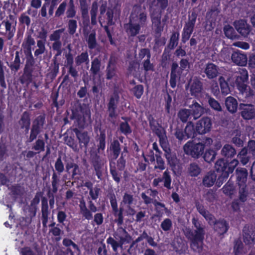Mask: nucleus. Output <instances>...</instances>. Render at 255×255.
<instances>
[{"label": "nucleus", "instance_id": "f257e3e1", "mask_svg": "<svg viewBox=\"0 0 255 255\" xmlns=\"http://www.w3.org/2000/svg\"><path fill=\"white\" fill-rule=\"evenodd\" d=\"M147 21L145 8L135 5L132 9L129 22L124 25V28L128 35L134 36L139 33L141 27L146 26Z\"/></svg>", "mask_w": 255, "mask_h": 255}, {"label": "nucleus", "instance_id": "f03ea898", "mask_svg": "<svg viewBox=\"0 0 255 255\" xmlns=\"http://www.w3.org/2000/svg\"><path fill=\"white\" fill-rule=\"evenodd\" d=\"M192 223L195 229L192 230L189 228H186L183 231L184 233L190 241L191 249L195 252L200 253L203 250V240L206 233L205 226L195 218L192 219Z\"/></svg>", "mask_w": 255, "mask_h": 255}, {"label": "nucleus", "instance_id": "7ed1b4c3", "mask_svg": "<svg viewBox=\"0 0 255 255\" xmlns=\"http://www.w3.org/2000/svg\"><path fill=\"white\" fill-rule=\"evenodd\" d=\"M149 11L153 26L156 33L163 30L164 24L161 21L163 11L168 5V0H148Z\"/></svg>", "mask_w": 255, "mask_h": 255}, {"label": "nucleus", "instance_id": "20e7f679", "mask_svg": "<svg viewBox=\"0 0 255 255\" xmlns=\"http://www.w3.org/2000/svg\"><path fill=\"white\" fill-rule=\"evenodd\" d=\"M71 111L70 119L75 120V123L79 128H84L85 124L90 122L91 112L87 105L76 103Z\"/></svg>", "mask_w": 255, "mask_h": 255}, {"label": "nucleus", "instance_id": "39448f33", "mask_svg": "<svg viewBox=\"0 0 255 255\" xmlns=\"http://www.w3.org/2000/svg\"><path fill=\"white\" fill-rule=\"evenodd\" d=\"M179 65L180 67L176 62H173L171 65L169 83L173 88L176 87L177 79L180 78L183 71L189 67L190 63L188 59L182 58L179 62Z\"/></svg>", "mask_w": 255, "mask_h": 255}, {"label": "nucleus", "instance_id": "423d86ee", "mask_svg": "<svg viewBox=\"0 0 255 255\" xmlns=\"http://www.w3.org/2000/svg\"><path fill=\"white\" fill-rule=\"evenodd\" d=\"M99 6L100 14L98 16L99 22H101L102 15L106 12L107 8V2L105 0H101L99 3L97 0L94 1L91 5L90 14L91 16V22L93 25L97 23V14Z\"/></svg>", "mask_w": 255, "mask_h": 255}, {"label": "nucleus", "instance_id": "0eeeda50", "mask_svg": "<svg viewBox=\"0 0 255 255\" xmlns=\"http://www.w3.org/2000/svg\"><path fill=\"white\" fill-rule=\"evenodd\" d=\"M185 153L195 159L201 156L204 151V145L202 143L188 142L183 146Z\"/></svg>", "mask_w": 255, "mask_h": 255}, {"label": "nucleus", "instance_id": "6e6552de", "mask_svg": "<svg viewBox=\"0 0 255 255\" xmlns=\"http://www.w3.org/2000/svg\"><path fill=\"white\" fill-rule=\"evenodd\" d=\"M119 101V96L116 93H114L110 97L109 103L108 104V114L107 120L115 125L118 114L116 113V109Z\"/></svg>", "mask_w": 255, "mask_h": 255}, {"label": "nucleus", "instance_id": "1a4fd4ad", "mask_svg": "<svg viewBox=\"0 0 255 255\" xmlns=\"http://www.w3.org/2000/svg\"><path fill=\"white\" fill-rule=\"evenodd\" d=\"M197 14L195 11L192 12L188 16V21L186 22L182 34V41L185 43L188 41L193 31Z\"/></svg>", "mask_w": 255, "mask_h": 255}, {"label": "nucleus", "instance_id": "9d476101", "mask_svg": "<svg viewBox=\"0 0 255 255\" xmlns=\"http://www.w3.org/2000/svg\"><path fill=\"white\" fill-rule=\"evenodd\" d=\"M88 207H87L86 202L83 198L80 200V213L83 218L90 220L93 218L92 213L96 212L98 209L97 207L91 200L88 201Z\"/></svg>", "mask_w": 255, "mask_h": 255}, {"label": "nucleus", "instance_id": "9b49d317", "mask_svg": "<svg viewBox=\"0 0 255 255\" xmlns=\"http://www.w3.org/2000/svg\"><path fill=\"white\" fill-rule=\"evenodd\" d=\"M149 126L152 130L155 133L159 138V142L161 145L165 146L166 141H167V138L165 134L164 129L159 126V124L150 115L148 117Z\"/></svg>", "mask_w": 255, "mask_h": 255}, {"label": "nucleus", "instance_id": "f8f14e48", "mask_svg": "<svg viewBox=\"0 0 255 255\" xmlns=\"http://www.w3.org/2000/svg\"><path fill=\"white\" fill-rule=\"evenodd\" d=\"M212 125L211 120L210 118L203 117L197 122L196 130L199 134H205L210 131Z\"/></svg>", "mask_w": 255, "mask_h": 255}, {"label": "nucleus", "instance_id": "ddd939ff", "mask_svg": "<svg viewBox=\"0 0 255 255\" xmlns=\"http://www.w3.org/2000/svg\"><path fill=\"white\" fill-rule=\"evenodd\" d=\"M233 25L237 31L245 37L248 36L252 29L251 26L244 19L235 21Z\"/></svg>", "mask_w": 255, "mask_h": 255}, {"label": "nucleus", "instance_id": "4468645a", "mask_svg": "<svg viewBox=\"0 0 255 255\" xmlns=\"http://www.w3.org/2000/svg\"><path fill=\"white\" fill-rule=\"evenodd\" d=\"M91 160L92 164L96 171V175L100 180H102L103 176L102 168L105 162L96 153L91 155Z\"/></svg>", "mask_w": 255, "mask_h": 255}, {"label": "nucleus", "instance_id": "2eb2a0df", "mask_svg": "<svg viewBox=\"0 0 255 255\" xmlns=\"http://www.w3.org/2000/svg\"><path fill=\"white\" fill-rule=\"evenodd\" d=\"M241 114L246 120H250L255 117V108L252 104H241L239 106Z\"/></svg>", "mask_w": 255, "mask_h": 255}, {"label": "nucleus", "instance_id": "dca6fc26", "mask_svg": "<svg viewBox=\"0 0 255 255\" xmlns=\"http://www.w3.org/2000/svg\"><path fill=\"white\" fill-rule=\"evenodd\" d=\"M14 20V17L13 15L10 14L9 15V19H4L1 23V24L4 26L5 29L4 34L9 40L13 37L15 32V26L12 25V22Z\"/></svg>", "mask_w": 255, "mask_h": 255}, {"label": "nucleus", "instance_id": "f3484780", "mask_svg": "<svg viewBox=\"0 0 255 255\" xmlns=\"http://www.w3.org/2000/svg\"><path fill=\"white\" fill-rule=\"evenodd\" d=\"M165 151L164 155L167 160L168 164L171 167L172 170H174L175 166L178 164L179 160L176 155L170 152V149L167 146V141H166L165 146L161 145Z\"/></svg>", "mask_w": 255, "mask_h": 255}, {"label": "nucleus", "instance_id": "a211bd4d", "mask_svg": "<svg viewBox=\"0 0 255 255\" xmlns=\"http://www.w3.org/2000/svg\"><path fill=\"white\" fill-rule=\"evenodd\" d=\"M83 34L86 37V41L88 47L90 49H93L97 48L98 43L96 39V33L95 30H93L91 33L89 32L86 27H83Z\"/></svg>", "mask_w": 255, "mask_h": 255}, {"label": "nucleus", "instance_id": "6ab92c4d", "mask_svg": "<svg viewBox=\"0 0 255 255\" xmlns=\"http://www.w3.org/2000/svg\"><path fill=\"white\" fill-rule=\"evenodd\" d=\"M219 71V67L211 62L206 64L204 69V72L209 79L217 78L220 74Z\"/></svg>", "mask_w": 255, "mask_h": 255}, {"label": "nucleus", "instance_id": "aec40b11", "mask_svg": "<svg viewBox=\"0 0 255 255\" xmlns=\"http://www.w3.org/2000/svg\"><path fill=\"white\" fill-rule=\"evenodd\" d=\"M244 242L247 245L255 243V231L252 227L245 226L243 230Z\"/></svg>", "mask_w": 255, "mask_h": 255}, {"label": "nucleus", "instance_id": "412c9836", "mask_svg": "<svg viewBox=\"0 0 255 255\" xmlns=\"http://www.w3.org/2000/svg\"><path fill=\"white\" fill-rule=\"evenodd\" d=\"M26 63L24 68V75L27 79H32V72L34 70V65L35 63V59L32 54H27L26 57Z\"/></svg>", "mask_w": 255, "mask_h": 255}, {"label": "nucleus", "instance_id": "4be33fe9", "mask_svg": "<svg viewBox=\"0 0 255 255\" xmlns=\"http://www.w3.org/2000/svg\"><path fill=\"white\" fill-rule=\"evenodd\" d=\"M232 62L240 66H246L248 62L247 56L240 51L234 52L231 55Z\"/></svg>", "mask_w": 255, "mask_h": 255}, {"label": "nucleus", "instance_id": "5701e85b", "mask_svg": "<svg viewBox=\"0 0 255 255\" xmlns=\"http://www.w3.org/2000/svg\"><path fill=\"white\" fill-rule=\"evenodd\" d=\"M116 61L114 57L111 56L109 61L106 72V79L110 80L117 77Z\"/></svg>", "mask_w": 255, "mask_h": 255}, {"label": "nucleus", "instance_id": "b1692460", "mask_svg": "<svg viewBox=\"0 0 255 255\" xmlns=\"http://www.w3.org/2000/svg\"><path fill=\"white\" fill-rule=\"evenodd\" d=\"M242 76H238L236 79V84L238 89L243 94L247 90V85L245 83L248 79V71L245 69H243Z\"/></svg>", "mask_w": 255, "mask_h": 255}, {"label": "nucleus", "instance_id": "393cba45", "mask_svg": "<svg viewBox=\"0 0 255 255\" xmlns=\"http://www.w3.org/2000/svg\"><path fill=\"white\" fill-rule=\"evenodd\" d=\"M189 108L194 120H197L204 113V108L196 101H193V104L189 106Z\"/></svg>", "mask_w": 255, "mask_h": 255}, {"label": "nucleus", "instance_id": "a878e982", "mask_svg": "<svg viewBox=\"0 0 255 255\" xmlns=\"http://www.w3.org/2000/svg\"><path fill=\"white\" fill-rule=\"evenodd\" d=\"M66 170L68 173L71 172V179L77 180L79 179L78 175H81V170L79 165L75 163H67L66 164Z\"/></svg>", "mask_w": 255, "mask_h": 255}, {"label": "nucleus", "instance_id": "bb28decb", "mask_svg": "<svg viewBox=\"0 0 255 255\" xmlns=\"http://www.w3.org/2000/svg\"><path fill=\"white\" fill-rule=\"evenodd\" d=\"M217 180V174L215 171H210L207 173L202 179L203 185L206 187H212Z\"/></svg>", "mask_w": 255, "mask_h": 255}, {"label": "nucleus", "instance_id": "cd10ccee", "mask_svg": "<svg viewBox=\"0 0 255 255\" xmlns=\"http://www.w3.org/2000/svg\"><path fill=\"white\" fill-rule=\"evenodd\" d=\"M18 125L21 129H24L27 133L29 129L30 125V115L27 112H24L21 115L18 121Z\"/></svg>", "mask_w": 255, "mask_h": 255}, {"label": "nucleus", "instance_id": "c85d7f7f", "mask_svg": "<svg viewBox=\"0 0 255 255\" xmlns=\"http://www.w3.org/2000/svg\"><path fill=\"white\" fill-rule=\"evenodd\" d=\"M114 237L116 238L118 237L123 243H128L131 240V236L122 227H119L118 228L117 231L114 233Z\"/></svg>", "mask_w": 255, "mask_h": 255}, {"label": "nucleus", "instance_id": "c756f323", "mask_svg": "<svg viewBox=\"0 0 255 255\" xmlns=\"http://www.w3.org/2000/svg\"><path fill=\"white\" fill-rule=\"evenodd\" d=\"M198 212L201 214L210 225H214L217 221L214 216L205 210L203 206L200 205L197 206Z\"/></svg>", "mask_w": 255, "mask_h": 255}, {"label": "nucleus", "instance_id": "7c9ffc66", "mask_svg": "<svg viewBox=\"0 0 255 255\" xmlns=\"http://www.w3.org/2000/svg\"><path fill=\"white\" fill-rule=\"evenodd\" d=\"M177 117L181 122L183 123L191 122L190 120L193 117L191 111L189 109L185 108L181 109L177 113Z\"/></svg>", "mask_w": 255, "mask_h": 255}, {"label": "nucleus", "instance_id": "2f4dec72", "mask_svg": "<svg viewBox=\"0 0 255 255\" xmlns=\"http://www.w3.org/2000/svg\"><path fill=\"white\" fill-rule=\"evenodd\" d=\"M236 172L238 185L246 184L248 176L247 170L244 168L238 167Z\"/></svg>", "mask_w": 255, "mask_h": 255}, {"label": "nucleus", "instance_id": "473e14b6", "mask_svg": "<svg viewBox=\"0 0 255 255\" xmlns=\"http://www.w3.org/2000/svg\"><path fill=\"white\" fill-rule=\"evenodd\" d=\"M73 130L75 133L80 144L81 145L82 144H83L84 146L86 147L90 140L87 132H81L77 128H73Z\"/></svg>", "mask_w": 255, "mask_h": 255}, {"label": "nucleus", "instance_id": "72a5a7b5", "mask_svg": "<svg viewBox=\"0 0 255 255\" xmlns=\"http://www.w3.org/2000/svg\"><path fill=\"white\" fill-rule=\"evenodd\" d=\"M214 226V230L220 235H223L226 233L228 230V224L224 220H219L216 221Z\"/></svg>", "mask_w": 255, "mask_h": 255}, {"label": "nucleus", "instance_id": "f704fd0d", "mask_svg": "<svg viewBox=\"0 0 255 255\" xmlns=\"http://www.w3.org/2000/svg\"><path fill=\"white\" fill-rule=\"evenodd\" d=\"M202 89V82L197 78H194L191 84L190 91L192 95L196 96Z\"/></svg>", "mask_w": 255, "mask_h": 255}, {"label": "nucleus", "instance_id": "c9c22d12", "mask_svg": "<svg viewBox=\"0 0 255 255\" xmlns=\"http://www.w3.org/2000/svg\"><path fill=\"white\" fill-rule=\"evenodd\" d=\"M221 155L226 158H232L236 154L235 148L229 144H226L221 151Z\"/></svg>", "mask_w": 255, "mask_h": 255}, {"label": "nucleus", "instance_id": "e433bc0d", "mask_svg": "<svg viewBox=\"0 0 255 255\" xmlns=\"http://www.w3.org/2000/svg\"><path fill=\"white\" fill-rule=\"evenodd\" d=\"M238 198L242 202H245L247 200L249 195V190L246 184H238Z\"/></svg>", "mask_w": 255, "mask_h": 255}, {"label": "nucleus", "instance_id": "4c0bfd02", "mask_svg": "<svg viewBox=\"0 0 255 255\" xmlns=\"http://www.w3.org/2000/svg\"><path fill=\"white\" fill-rule=\"evenodd\" d=\"M101 67V60L96 57L91 62L90 72L93 76H95L100 73Z\"/></svg>", "mask_w": 255, "mask_h": 255}, {"label": "nucleus", "instance_id": "58836bf2", "mask_svg": "<svg viewBox=\"0 0 255 255\" xmlns=\"http://www.w3.org/2000/svg\"><path fill=\"white\" fill-rule=\"evenodd\" d=\"M46 51L45 40L42 39L37 40L36 49L34 52V56L38 58Z\"/></svg>", "mask_w": 255, "mask_h": 255}, {"label": "nucleus", "instance_id": "ea45409f", "mask_svg": "<svg viewBox=\"0 0 255 255\" xmlns=\"http://www.w3.org/2000/svg\"><path fill=\"white\" fill-rule=\"evenodd\" d=\"M225 105L228 110L232 113H235L238 108V102L236 99L232 97H228L225 101Z\"/></svg>", "mask_w": 255, "mask_h": 255}, {"label": "nucleus", "instance_id": "a19ab883", "mask_svg": "<svg viewBox=\"0 0 255 255\" xmlns=\"http://www.w3.org/2000/svg\"><path fill=\"white\" fill-rule=\"evenodd\" d=\"M223 31L225 36L232 40L239 38V36L236 33L234 28L229 24L225 25L223 28Z\"/></svg>", "mask_w": 255, "mask_h": 255}, {"label": "nucleus", "instance_id": "79ce46f5", "mask_svg": "<svg viewBox=\"0 0 255 255\" xmlns=\"http://www.w3.org/2000/svg\"><path fill=\"white\" fill-rule=\"evenodd\" d=\"M141 197L143 200L144 203L146 205L152 203L156 208H157L158 206H160L162 208H164L165 210L167 209L164 204L159 202L157 200H153L149 195H147L145 193H142L141 194Z\"/></svg>", "mask_w": 255, "mask_h": 255}, {"label": "nucleus", "instance_id": "37998d69", "mask_svg": "<svg viewBox=\"0 0 255 255\" xmlns=\"http://www.w3.org/2000/svg\"><path fill=\"white\" fill-rule=\"evenodd\" d=\"M76 66H81L83 63L88 64L89 62V55L87 52H83L75 58Z\"/></svg>", "mask_w": 255, "mask_h": 255}, {"label": "nucleus", "instance_id": "c03bdc74", "mask_svg": "<svg viewBox=\"0 0 255 255\" xmlns=\"http://www.w3.org/2000/svg\"><path fill=\"white\" fill-rule=\"evenodd\" d=\"M110 150L112 152L113 158L116 159L119 156L121 151V146L119 141L116 139L111 142L110 147Z\"/></svg>", "mask_w": 255, "mask_h": 255}, {"label": "nucleus", "instance_id": "a18cd8bd", "mask_svg": "<svg viewBox=\"0 0 255 255\" xmlns=\"http://www.w3.org/2000/svg\"><path fill=\"white\" fill-rule=\"evenodd\" d=\"M188 174L192 177L197 176L201 172V168L196 162L191 163L187 169Z\"/></svg>", "mask_w": 255, "mask_h": 255}, {"label": "nucleus", "instance_id": "49530a36", "mask_svg": "<svg viewBox=\"0 0 255 255\" xmlns=\"http://www.w3.org/2000/svg\"><path fill=\"white\" fill-rule=\"evenodd\" d=\"M20 253L22 255H41V251L37 246L33 249L29 247L23 248L21 249Z\"/></svg>", "mask_w": 255, "mask_h": 255}, {"label": "nucleus", "instance_id": "de8ad7c7", "mask_svg": "<svg viewBox=\"0 0 255 255\" xmlns=\"http://www.w3.org/2000/svg\"><path fill=\"white\" fill-rule=\"evenodd\" d=\"M196 131L193 123L192 122H188L184 129V133L187 138L194 137Z\"/></svg>", "mask_w": 255, "mask_h": 255}, {"label": "nucleus", "instance_id": "09e8293b", "mask_svg": "<svg viewBox=\"0 0 255 255\" xmlns=\"http://www.w3.org/2000/svg\"><path fill=\"white\" fill-rule=\"evenodd\" d=\"M219 12L220 11L217 8L212 9L207 12L206 18L207 21L210 22L211 26H212V23H215L216 20Z\"/></svg>", "mask_w": 255, "mask_h": 255}, {"label": "nucleus", "instance_id": "8fccbe9b", "mask_svg": "<svg viewBox=\"0 0 255 255\" xmlns=\"http://www.w3.org/2000/svg\"><path fill=\"white\" fill-rule=\"evenodd\" d=\"M162 182L164 183V187L170 189L171 188V177L170 175V172L168 169H166L163 173L162 177L161 178Z\"/></svg>", "mask_w": 255, "mask_h": 255}, {"label": "nucleus", "instance_id": "3c124183", "mask_svg": "<svg viewBox=\"0 0 255 255\" xmlns=\"http://www.w3.org/2000/svg\"><path fill=\"white\" fill-rule=\"evenodd\" d=\"M234 167H232L229 164L228 167L225 169L224 172L222 173V175L218 179L217 182H216V184L218 186H220L224 182V180L226 179L229 173H232L234 170Z\"/></svg>", "mask_w": 255, "mask_h": 255}, {"label": "nucleus", "instance_id": "603ef678", "mask_svg": "<svg viewBox=\"0 0 255 255\" xmlns=\"http://www.w3.org/2000/svg\"><path fill=\"white\" fill-rule=\"evenodd\" d=\"M105 139L106 134L104 130H100V133L98 141L99 142L98 145V152L99 153H102L105 148Z\"/></svg>", "mask_w": 255, "mask_h": 255}, {"label": "nucleus", "instance_id": "864d4df0", "mask_svg": "<svg viewBox=\"0 0 255 255\" xmlns=\"http://www.w3.org/2000/svg\"><path fill=\"white\" fill-rule=\"evenodd\" d=\"M76 11L73 0H70L67 9L66 11V16L67 18L72 19L76 15Z\"/></svg>", "mask_w": 255, "mask_h": 255}, {"label": "nucleus", "instance_id": "5fc2aeb1", "mask_svg": "<svg viewBox=\"0 0 255 255\" xmlns=\"http://www.w3.org/2000/svg\"><path fill=\"white\" fill-rule=\"evenodd\" d=\"M45 118L42 116H38L33 122L31 128L40 131L44 124Z\"/></svg>", "mask_w": 255, "mask_h": 255}, {"label": "nucleus", "instance_id": "6e6d98bb", "mask_svg": "<svg viewBox=\"0 0 255 255\" xmlns=\"http://www.w3.org/2000/svg\"><path fill=\"white\" fill-rule=\"evenodd\" d=\"M35 41L30 35H28L22 44L23 47L27 48L28 54L31 53V47L34 45Z\"/></svg>", "mask_w": 255, "mask_h": 255}, {"label": "nucleus", "instance_id": "4d7b16f0", "mask_svg": "<svg viewBox=\"0 0 255 255\" xmlns=\"http://www.w3.org/2000/svg\"><path fill=\"white\" fill-rule=\"evenodd\" d=\"M64 30L65 28H62L53 31L49 35V40L52 42L61 41L60 40L61 34Z\"/></svg>", "mask_w": 255, "mask_h": 255}, {"label": "nucleus", "instance_id": "13d9d810", "mask_svg": "<svg viewBox=\"0 0 255 255\" xmlns=\"http://www.w3.org/2000/svg\"><path fill=\"white\" fill-rule=\"evenodd\" d=\"M107 243L108 244H109L111 246L113 251L115 252H117L118 251V248L119 247L122 248L123 245L124 244L121 241L119 240V241H116L114 238L110 237L107 240Z\"/></svg>", "mask_w": 255, "mask_h": 255}, {"label": "nucleus", "instance_id": "bf43d9fd", "mask_svg": "<svg viewBox=\"0 0 255 255\" xmlns=\"http://www.w3.org/2000/svg\"><path fill=\"white\" fill-rule=\"evenodd\" d=\"M222 93L227 95L230 93V89L228 83L225 81V78L221 76L219 78Z\"/></svg>", "mask_w": 255, "mask_h": 255}, {"label": "nucleus", "instance_id": "052dcab7", "mask_svg": "<svg viewBox=\"0 0 255 255\" xmlns=\"http://www.w3.org/2000/svg\"><path fill=\"white\" fill-rule=\"evenodd\" d=\"M77 21L74 19H70L67 22L68 32L71 35H73L77 28Z\"/></svg>", "mask_w": 255, "mask_h": 255}, {"label": "nucleus", "instance_id": "680f3d73", "mask_svg": "<svg viewBox=\"0 0 255 255\" xmlns=\"http://www.w3.org/2000/svg\"><path fill=\"white\" fill-rule=\"evenodd\" d=\"M179 33L178 32H173L170 38L169 43L168 45L170 49H173L178 43Z\"/></svg>", "mask_w": 255, "mask_h": 255}, {"label": "nucleus", "instance_id": "e2e57ef3", "mask_svg": "<svg viewBox=\"0 0 255 255\" xmlns=\"http://www.w3.org/2000/svg\"><path fill=\"white\" fill-rule=\"evenodd\" d=\"M20 59L19 57V52L18 51H16L14 61L10 64L9 67L11 70H13L16 72L20 68Z\"/></svg>", "mask_w": 255, "mask_h": 255}, {"label": "nucleus", "instance_id": "0e129e2a", "mask_svg": "<svg viewBox=\"0 0 255 255\" xmlns=\"http://www.w3.org/2000/svg\"><path fill=\"white\" fill-rule=\"evenodd\" d=\"M248 152L245 149H242L238 154V157L243 165H246L250 159V157L248 155Z\"/></svg>", "mask_w": 255, "mask_h": 255}, {"label": "nucleus", "instance_id": "69168bd1", "mask_svg": "<svg viewBox=\"0 0 255 255\" xmlns=\"http://www.w3.org/2000/svg\"><path fill=\"white\" fill-rule=\"evenodd\" d=\"M222 191L225 195L232 197L235 192L234 186L232 183L228 182L222 188Z\"/></svg>", "mask_w": 255, "mask_h": 255}, {"label": "nucleus", "instance_id": "338daca9", "mask_svg": "<svg viewBox=\"0 0 255 255\" xmlns=\"http://www.w3.org/2000/svg\"><path fill=\"white\" fill-rule=\"evenodd\" d=\"M156 164L154 167V169L163 170L165 168V162L160 154H156Z\"/></svg>", "mask_w": 255, "mask_h": 255}, {"label": "nucleus", "instance_id": "774afa93", "mask_svg": "<svg viewBox=\"0 0 255 255\" xmlns=\"http://www.w3.org/2000/svg\"><path fill=\"white\" fill-rule=\"evenodd\" d=\"M119 129L125 135L130 134L132 132L131 128L127 122H122L120 125Z\"/></svg>", "mask_w": 255, "mask_h": 255}]
</instances>
